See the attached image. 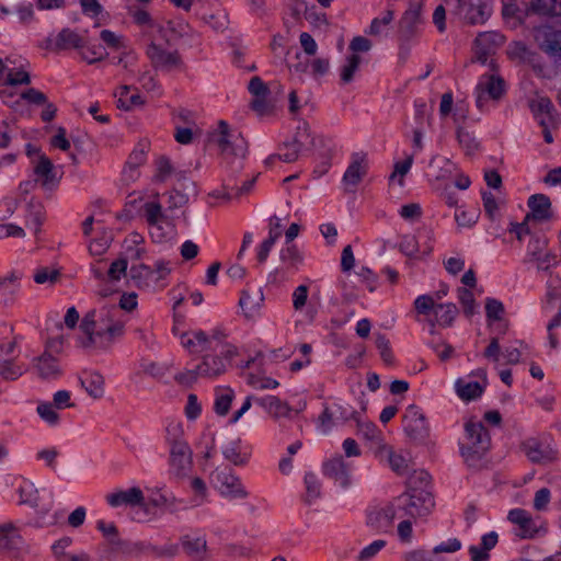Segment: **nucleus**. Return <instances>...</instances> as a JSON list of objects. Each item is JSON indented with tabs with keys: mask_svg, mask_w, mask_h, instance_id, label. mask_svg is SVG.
Listing matches in <instances>:
<instances>
[{
	"mask_svg": "<svg viewBox=\"0 0 561 561\" xmlns=\"http://www.w3.org/2000/svg\"><path fill=\"white\" fill-rule=\"evenodd\" d=\"M125 323L123 312L115 305L93 309L81 320L79 343L83 348L108 350L124 335Z\"/></svg>",
	"mask_w": 561,
	"mask_h": 561,
	"instance_id": "obj_1",
	"label": "nucleus"
},
{
	"mask_svg": "<svg viewBox=\"0 0 561 561\" xmlns=\"http://www.w3.org/2000/svg\"><path fill=\"white\" fill-rule=\"evenodd\" d=\"M237 355V347L232 344H222L218 354H206L194 368L175 375L174 379L183 386H192L199 378L214 379L227 371L231 360Z\"/></svg>",
	"mask_w": 561,
	"mask_h": 561,
	"instance_id": "obj_2",
	"label": "nucleus"
},
{
	"mask_svg": "<svg viewBox=\"0 0 561 561\" xmlns=\"http://www.w3.org/2000/svg\"><path fill=\"white\" fill-rule=\"evenodd\" d=\"M409 508L410 517L414 520L431 514L435 506L431 490V476L425 470H415L408 480V490L401 494L399 504Z\"/></svg>",
	"mask_w": 561,
	"mask_h": 561,
	"instance_id": "obj_3",
	"label": "nucleus"
},
{
	"mask_svg": "<svg viewBox=\"0 0 561 561\" xmlns=\"http://www.w3.org/2000/svg\"><path fill=\"white\" fill-rule=\"evenodd\" d=\"M463 442L459 444L460 455L468 467L479 469L491 447V437L482 422L468 420L463 426Z\"/></svg>",
	"mask_w": 561,
	"mask_h": 561,
	"instance_id": "obj_4",
	"label": "nucleus"
},
{
	"mask_svg": "<svg viewBox=\"0 0 561 561\" xmlns=\"http://www.w3.org/2000/svg\"><path fill=\"white\" fill-rule=\"evenodd\" d=\"M218 145L227 164L233 172L243 169V160L248 153V142L238 129H230L225 121L218 123Z\"/></svg>",
	"mask_w": 561,
	"mask_h": 561,
	"instance_id": "obj_5",
	"label": "nucleus"
},
{
	"mask_svg": "<svg viewBox=\"0 0 561 561\" xmlns=\"http://www.w3.org/2000/svg\"><path fill=\"white\" fill-rule=\"evenodd\" d=\"M210 482L218 493L229 500H244L249 492L231 468L218 467L210 474Z\"/></svg>",
	"mask_w": 561,
	"mask_h": 561,
	"instance_id": "obj_6",
	"label": "nucleus"
},
{
	"mask_svg": "<svg viewBox=\"0 0 561 561\" xmlns=\"http://www.w3.org/2000/svg\"><path fill=\"white\" fill-rule=\"evenodd\" d=\"M193 469V451L190 445L180 438L170 442L169 474L176 481L190 477Z\"/></svg>",
	"mask_w": 561,
	"mask_h": 561,
	"instance_id": "obj_7",
	"label": "nucleus"
},
{
	"mask_svg": "<svg viewBox=\"0 0 561 561\" xmlns=\"http://www.w3.org/2000/svg\"><path fill=\"white\" fill-rule=\"evenodd\" d=\"M18 493L20 503L35 508L42 517L47 515L54 506V493L47 489H36L30 480L22 479L18 486Z\"/></svg>",
	"mask_w": 561,
	"mask_h": 561,
	"instance_id": "obj_8",
	"label": "nucleus"
},
{
	"mask_svg": "<svg viewBox=\"0 0 561 561\" xmlns=\"http://www.w3.org/2000/svg\"><path fill=\"white\" fill-rule=\"evenodd\" d=\"M534 37L539 48L553 59L556 71L561 72V30L540 25L534 28Z\"/></svg>",
	"mask_w": 561,
	"mask_h": 561,
	"instance_id": "obj_9",
	"label": "nucleus"
},
{
	"mask_svg": "<svg viewBox=\"0 0 561 561\" xmlns=\"http://www.w3.org/2000/svg\"><path fill=\"white\" fill-rule=\"evenodd\" d=\"M144 216L150 226V236L154 242L161 243L171 238L173 228L167 220L160 203H146L144 205Z\"/></svg>",
	"mask_w": 561,
	"mask_h": 561,
	"instance_id": "obj_10",
	"label": "nucleus"
},
{
	"mask_svg": "<svg viewBox=\"0 0 561 561\" xmlns=\"http://www.w3.org/2000/svg\"><path fill=\"white\" fill-rule=\"evenodd\" d=\"M505 80L494 73H484L479 78L476 87V103L482 108L489 100L500 101L506 93Z\"/></svg>",
	"mask_w": 561,
	"mask_h": 561,
	"instance_id": "obj_11",
	"label": "nucleus"
},
{
	"mask_svg": "<svg viewBox=\"0 0 561 561\" xmlns=\"http://www.w3.org/2000/svg\"><path fill=\"white\" fill-rule=\"evenodd\" d=\"M147 56L150 59L153 68L161 71L180 70L183 67V61L176 50H167L163 47L151 43L147 47Z\"/></svg>",
	"mask_w": 561,
	"mask_h": 561,
	"instance_id": "obj_12",
	"label": "nucleus"
},
{
	"mask_svg": "<svg viewBox=\"0 0 561 561\" xmlns=\"http://www.w3.org/2000/svg\"><path fill=\"white\" fill-rule=\"evenodd\" d=\"M507 519L518 526L517 536L523 539H533L540 534H546L543 525H538L529 512L523 508H513L507 514Z\"/></svg>",
	"mask_w": 561,
	"mask_h": 561,
	"instance_id": "obj_13",
	"label": "nucleus"
},
{
	"mask_svg": "<svg viewBox=\"0 0 561 561\" xmlns=\"http://www.w3.org/2000/svg\"><path fill=\"white\" fill-rule=\"evenodd\" d=\"M368 161L364 152H354L351 156V162L344 172L342 182L346 192L353 193L363 178L367 174Z\"/></svg>",
	"mask_w": 561,
	"mask_h": 561,
	"instance_id": "obj_14",
	"label": "nucleus"
},
{
	"mask_svg": "<svg viewBox=\"0 0 561 561\" xmlns=\"http://www.w3.org/2000/svg\"><path fill=\"white\" fill-rule=\"evenodd\" d=\"M471 376L479 377L482 382L471 380L470 377L459 378L455 382V389L458 397L463 401H473L482 396L484 389L488 385L486 371L483 368L477 369L471 374Z\"/></svg>",
	"mask_w": 561,
	"mask_h": 561,
	"instance_id": "obj_15",
	"label": "nucleus"
},
{
	"mask_svg": "<svg viewBox=\"0 0 561 561\" xmlns=\"http://www.w3.org/2000/svg\"><path fill=\"white\" fill-rule=\"evenodd\" d=\"M522 449L534 463H547L557 458V451L547 438H528L523 443Z\"/></svg>",
	"mask_w": 561,
	"mask_h": 561,
	"instance_id": "obj_16",
	"label": "nucleus"
},
{
	"mask_svg": "<svg viewBox=\"0 0 561 561\" xmlns=\"http://www.w3.org/2000/svg\"><path fill=\"white\" fill-rule=\"evenodd\" d=\"M403 428L410 438L419 439L427 435V422L417 405L411 404L403 414Z\"/></svg>",
	"mask_w": 561,
	"mask_h": 561,
	"instance_id": "obj_17",
	"label": "nucleus"
},
{
	"mask_svg": "<svg viewBox=\"0 0 561 561\" xmlns=\"http://www.w3.org/2000/svg\"><path fill=\"white\" fill-rule=\"evenodd\" d=\"M106 503L113 507L117 508L121 506H138L142 505L145 501V496L140 488L134 486L127 490H118L112 493L106 494L105 496Z\"/></svg>",
	"mask_w": 561,
	"mask_h": 561,
	"instance_id": "obj_18",
	"label": "nucleus"
},
{
	"mask_svg": "<svg viewBox=\"0 0 561 561\" xmlns=\"http://www.w3.org/2000/svg\"><path fill=\"white\" fill-rule=\"evenodd\" d=\"M323 474L333 479L342 488H347L351 483V466L342 456L334 457L323 463Z\"/></svg>",
	"mask_w": 561,
	"mask_h": 561,
	"instance_id": "obj_19",
	"label": "nucleus"
},
{
	"mask_svg": "<svg viewBox=\"0 0 561 561\" xmlns=\"http://www.w3.org/2000/svg\"><path fill=\"white\" fill-rule=\"evenodd\" d=\"M529 213L526 220L548 221L553 217L551 201L545 194H534L527 201Z\"/></svg>",
	"mask_w": 561,
	"mask_h": 561,
	"instance_id": "obj_20",
	"label": "nucleus"
},
{
	"mask_svg": "<svg viewBox=\"0 0 561 561\" xmlns=\"http://www.w3.org/2000/svg\"><path fill=\"white\" fill-rule=\"evenodd\" d=\"M250 93L253 95L251 107L259 114H265L271 108V103L267 98L270 95V89L260 77H253L248 85Z\"/></svg>",
	"mask_w": 561,
	"mask_h": 561,
	"instance_id": "obj_21",
	"label": "nucleus"
},
{
	"mask_svg": "<svg viewBox=\"0 0 561 561\" xmlns=\"http://www.w3.org/2000/svg\"><path fill=\"white\" fill-rule=\"evenodd\" d=\"M222 455L232 465L242 467L249 462L251 448L240 438H236L222 447Z\"/></svg>",
	"mask_w": 561,
	"mask_h": 561,
	"instance_id": "obj_22",
	"label": "nucleus"
},
{
	"mask_svg": "<svg viewBox=\"0 0 561 561\" xmlns=\"http://www.w3.org/2000/svg\"><path fill=\"white\" fill-rule=\"evenodd\" d=\"M34 367L37 376L44 380H55L61 376L58 359L47 351L34 358Z\"/></svg>",
	"mask_w": 561,
	"mask_h": 561,
	"instance_id": "obj_23",
	"label": "nucleus"
},
{
	"mask_svg": "<svg viewBox=\"0 0 561 561\" xmlns=\"http://www.w3.org/2000/svg\"><path fill=\"white\" fill-rule=\"evenodd\" d=\"M393 513L388 505L374 508L367 514V525L380 534L389 533L393 525Z\"/></svg>",
	"mask_w": 561,
	"mask_h": 561,
	"instance_id": "obj_24",
	"label": "nucleus"
},
{
	"mask_svg": "<svg viewBox=\"0 0 561 561\" xmlns=\"http://www.w3.org/2000/svg\"><path fill=\"white\" fill-rule=\"evenodd\" d=\"M34 173L45 188H53L59 182L54 172V164L46 154L38 156V160L34 167Z\"/></svg>",
	"mask_w": 561,
	"mask_h": 561,
	"instance_id": "obj_25",
	"label": "nucleus"
},
{
	"mask_svg": "<svg viewBox=\"0 0 561 561\" xmlns=\"http://www.w3.org/2000/svg\"><path fill=\"white\" fill-rule=\"evenodd\" d=\"M180 341L184 348L190 353H201L209 350V339L207 333L202 330H194L190 332H182Z\"/></svg>",
	"mask_w": 561,
	"mask_h": 561,
	"instance_id": "obj_26",
	"label": "nucleus"
},
{
	"mask_svg": "<svg viewBox=\"0 0 561 561\" xmlns=\"http://www.w3.org/2000/svg\"><path fill=\"white\" fill-rule=\"evenodd\" d=\"M55 37L59 53L70 49H82L85 45V38L70 27L61 28Z\"/></svg>",
	"mask_w": 561,
	"mask_h": 561,
	"instance_id": "obj_27",
	"label": "nucleus"
},
{
	"mask_svg": "<svg viewBox=\"0 0 561 561\" xmlns=\"http://www.w3.org/2000/svg\"><path fill=\"white\" fill-rule=\"evenodd\" d=\"M129 275L140 289H151L158 286L156 272L149 265H131Z\"/></svg>",
	"mask_w": 561,
	"mask_h": 561,
	"instance_id": "obj_28",
	"label": "nucleus"
},
{
	"mask_svg": "<svg viewBox=\"0 0 561 561\" xmlns=\"http://www.w3.org/2000/svg\"><path fill=\"white\" fill-rule=\"evenodd\" d=\"M20 280L21 274L18 272H11L9 275L0 277V299L5 306L14 302L20 291Z\"/></svg>",
	"mask_w": 561,
	"mask_h": 561,
	"instance_id": "obj_29",
	"label": "nucleus"
},
{
	"mask_svg": "<svg viewBox=\"0 0 561 561\" xmlns=\"http://www.w3.org/2000/svg\"><path fill=\"white\" fill-rule=\"evenodd\" d=\"M255 403L276 419L288 417L291 412V408L276 396H264L256 398Z\"/></svg>",
	"mask_w": 561,
	"mask_h": 561,
	"instance_id": "obj_30",
	"label": "nucleus"
},
{
	"mask_svg": "<svg viewBox=\"0 0 561 561\" xmlns=\"http://www.w3.org/2000/svg\"><path fill=\"white\" fill-rule=\"evenodd\" d=\"M80 383L89 396L100 399L104 394V378L96 371H83Z\"/></svg>",
	"mask_w": 561,
	"mask_h": 561,
	"instance_id": "obj_31",
	"label": "nucleus"
},
{
	"mask_svg": "<svg viewBox=\"0 0 561 561\" xmlns=\"http://www.w3.org/2000/svg\"><path fill=\"white\" fill-rule=\"evenodd\" d=\"M22 545V536L12 523L0 526V550L18 549Z\"/></svg>",
	"mask_w": 561,
	"mask_h": 561,
	"instance_id": "obj_32",
	"label": "nucleus"
},
{
	"mask_svg": "<svg viewBox=\"0 0 561 561\" xmlns=\"http://www.w3.org/2000/svg\"><path fill=\"white\" fill-rule=\"evenodd\" d=\"M528 11L547 18H559L561 16V1L530 0Z\"/></svg>",
	"mask_w": 561,
	"mask_h": 561,
	"instance_id": "obj_33",
	"label": "nucleus"
},
{
	"mask_svg": "<svg viewBox=\"0 0 561 561\" xmlns=\"http://www.w3.org/2000/svg\"><path fill=\"white\" fill-rule=\"evenodd\" d=\"M185 553L194 560H203L206 556V540L204 537L186 535L182 538Z\"/></svg>",
	"mask_w": 561,
	"mask_h": 561,
	"instance_id": "obj_34",
	"label": "nucleus"
},
{
	"mask_svg": "<svg viewBox=\"0 0 561 561\" xmlns=\"http://www.w3.org/2000/svg\"><path fill=\"white\" fill-rule=\"evenodd\" d=\"M279 259L289 272L298 271L304 262V255L296 244H285L279 252Z\"/></svg>",
	"mask_w": 561,
	"mask_h": 561,
	"instance_id": "obj_35",
	"label": "nucleus"
},
{
	"mask_svg": "<svg viewBox=\"0 0 561 561\" xmlns=\"http://www.w3.org/2000/svg\"><path fill=\"white\" fill-rule=\"evenodd\" d=\"M234 399V391L230 387H216L214 411L217 415L228 414L231 403Z\"/></svg>",
	"mask_w": 561,
	"mask_h": 561,
	"instance_id": "obj_36",
	"label": "nucleus"
},
{
	"mask_svg": "<svg viewBox=\"0 0 561 561\" xmlns=\"http://www.w3.org/2000/svg\"><path fill=\"white\" fill-rule=\"evenodd\" d=\"M290 142L291 147H294L299 154L313 146V138L311 137L310 127L306 122L298 124Z\"/></svg>",
	"mask_w": 561,
	"mask_h": 561,
	"instance_id": "obj_37",
	"label": "nucleus"
},
{
	"mask_svg": "<svg viewBox=\"0 0 561 561\" xmlns=\"http://www.w3.org/2000/svg\"><path fill=\"white\" fill-rule=\"evenodd\" d=\"M358 434L377 448H386L380 430L373 422H358Z\"/></svg>",
	"mask_w": 561,
	"mask_h": 561,
	"instance_id": "obj_38",
	"label": "nucleus"
},
{
	"mask_svg": "<svg viewBox=\"0 0 561 561\" xmlns=\"http://www.w3.org/2000/svg\"><path fill=\"white\" fill-rule=\"evenodd\" d=\"M458 314V308L455 304H437L435 307V321L443 327H449Z\"/></svg>",
	"mask_w": 561,
	"mask_h": 561,
	"instance_id": "obj_39",
	"label": "nucleus"
},
{
	"mask_svg": "<svg viewBox=\"0 0 561 561\" xmlns=\"http://www.w3.org/2000/svg\"><path fill=\"white\" fill-rule=\"evenodd\" d=\"M503 43V37L495 32L480 33L474 39V47L489 50L494 54L495 49Z\"/></svg>",
	"mask_w": 561,
	"mask_h": 561,
	"instance_id": "obj_40",
	"label": "nucleus"
},
{
	"mask_svg": "<svg viewBox=\"0 0 561 561\" xmlns=\"http://www.w3.org/2000/svg\"><path fill=\"white\" fill-rule=\"evenodd\" d=\"M25 373L22 365L15 363L12 358H0V376L4 380H16Z\"/></svg>",
	"mask_w": 561,
	"mask_h": 561,
	"instance_id": "obj_41",
	"label": "nucleus"
},
{
	"mask_svg": "<svg viewBox=\"0 0 561 561\" xmlns=\"http://www.w3.org/2000/svg\"><path fill=\"white\" fill-rule=\"evenodd\" d=\"M305 488H306V494H305V502L307 504H312L321 495V483L317 476L313 472H306L305 478Z\"/></svg>",
	"mask_w": 561,
	"mask_h": 561,
	"instance_id": "obj_42",
	"label": "nucleus"
},
{
	"mask_svg": "<svg viewBox=\"0 0 561 561\" xmlns=\"http://www.w3.org/2000/svg\"><path fill=\"white\" fill-rule=\"evenodd\" d=\"M263 300L262 294H256L255 296L250 295L249 291L243 290L239 300V305L243 311V313L251 318L253 317L260 309V302Z\"/></svg>",
	"mask_w": 561,
	"mask_h": 561,
	"instance_id": "obj_43",
	"label": "nucleus"
},
{
	"mask_svg": "<svg viewBox=\"0 0 561 561\" xmlns=\"http://www.w3.org/2000/svg\"><path fill=\"white\" fill-rule=\"evenodd\" d=\"M529 108L535 118L546 115L551 118V113L554 112V106L551 100L547 96H537L529 101Z\"/></svg>",
	"mask_w": 561,
	"mask_h": 561,
	"instance_id": "obj_44",
	"label": "nucleus"
},
{
	"mask_svg": "<svg viewBox=\"0 0 561 561\" xmlns=\"http://www.w3.org/2000/svg\"><path fill=\"white\" fill-rule=\"evenodd\" d=\"M491 15V8L488 3L481 2L477 5H471L467 13V19L470 24H483Z\"/></svg>",
	"mask_w": 561,
	"mask_h": 561,
	"instance_id": "obj_45",
	"label": "nucleus"
},
{
	"mask_svg": "<svg viewBox=\"0 0 561 561\" xmlns=\"http://www.w3.org/2000/svg\"><path fill=\"white\" fill-rule=\"evenodd\" d=\"M150 144L147 140L139 141L134 150L130 152L126 163L131 167L140 168L147 161V153L149 151Z\"/></svg>",
	"mask_w": 561,
	"mask_h": 561,
	"instance_id": "obj_46",
	"label": "nucleus"
},
{
	"mask_svg": "<svg viewBox=\"0 0 561 561\" xmlns=\"http://www.w3.org/2000/svg\"><path fill=\"white\" fill-rule=\"evenodd\" d=\"M36 412L39 417L50 426H55L59 422V415L55 411V407L51 402H39Z\"/></svg>",
	"mask_w": 561,
	"mask_h": 561,
	"instance_id": "obj_47",
	"label": "nucleus"
},
{
	"mask_svg": "<svg viewBox=\"0 0 561 561\" xmlns=\"http://www.w3.org/2000/svg\"><path fill=\"white\" fill-rule=\"evenodd\" d=\"M375 343L382 362L388 366H392L394 364V356L389 340L383 334H377Z\"/></svg>",
	"mask_w": 561,
	"mask_h": 561,
	"instance_id": "obj_48",
	"label": "nucleus"
},
{
	"mask_svg": "<svg viewBox=\"0 0 561 561\" xmlns=\"http://www.w3.org/2000/svg\"><path fill=\"white\" fill-rule=\"evenodd\" d=\"M359 64L360 57L356 54H352L346 58V62L341 69V80L343 83H350L353 80Z\"/></svg>",
	"mask_w": 561,
	"mask_h": 561,
	"instance_id": "obj_49",
	"label": "nucleus"
},
{
	"mask_svg": "<svg viewBox=\"0 0 561 561\" xmlns=\"http://www.w3.org/2000/svg\"><path fill=\"white\" fill-rule=\"evenodd\" d=\"M190 484L194 493L192 499L194 505L198 506L205 503L208 495V490L205 481L199 477H195L191 480Z\"/></svg>",
	"mask_w": 561,
	"mask_h": 561,
	"instance_id": "obj_50",
	"label": "nucleus"
},
{
	"mask_svg": "<svg viewBox=\"0 0 561 561\" xmlns=\"http://www.w3.org/2000/svg\"><path fill=\"white\" fill-rule=\"evenodd\" d=\"M414 156L409 154L403 161H399L394 164V170L390 174L389 180L394 181L397 178L400 186L404 185V175H407L413 164Z\"/></svg>",
	"mask_w": 561,
	"mask_h": 561,
	"instance_id": "obj_51",
	"label": "nucleus"
},
{
	"mask_svg": "<svg viewBox=\"0 0 561 561\" xmlns=\"http://www.w3.org/2000/svg\"><path fill=\"white\" fill-rule=\"evenodd\" d=\"M458 299L467 317H471L476 313V300L470 289L466 287L458 288Z\"/></svg>",
	"mask_w": 561,
	"mask_h": 561,
	"instance_id": "obj_52",
	"label": "nucleus"
},
{
	"mask_svg": "<svg viewBox=\"0 0 561 561\" xmlns=\"http://www.w3.org/2000/svg\"><path fill=\"white\" fill-rule=\"evenodd\" d=\"M128 262L124 257L113 261L107 270L106 278L110 282H118L127 273Z\"/></svg>",
	"mask_w": 561,
	"mask_h": 561,
	"instance_id": "obj_53",
	"label": "nucleus"
},
{
	"mask_svg": "<svg viewBox=\"0 0 561 561\" xmlns=\"http://www.w3.org/2000/svg\"><path fill=\"white\" fill-rule=\"evenodd\" d=\"M388 450V462L392 471H394L397 474H405L408 472V460L405 457H403L400 454L394 453L390 448L386 446Z\"/></svg>",
	"mask_w": 561,
	"mask_h": 561,
	"instance_id": "obj_54",
	"label": "nucleus"
},
{
	"mask_svg": "<svg viewBox=\"0 0 561 561\" xmlns=\"http://www.w3.org/2000/svg\"><path fill=\"white\" fill-rule=\"evenodd\" d=\"M457 139L461 148H463L467 153L474 152L479 147V142L476 137L463 128L457 129Z\"/></svg>",
	"mask_w": 561,
	"mask_h": 561,
	"instance_id": "obj_55",
	"label": "nucleus"
},
{
	"mask_svg": "<svg viewBox=\"0 0 561 561\" xmlns=\"http://www.w3.org/2000/svg\"><path fill=\"white\" fill-rule=\"evenodd\" d=\"M403 561H444V558L435 556L433 550L426 551L423 549H415L405 552L402 556Z\"/></svg>",
	"mask_w": 561,
	"mask_h": 561,
	"instance_id": "obj_56",
	"label": "nucleus"
},
{
	"mask_svg": "<svg viewBox=\"0 0 561 561\" xmlns=\"http://www.w3.org/2000/svg\"><path fill=\"white\" fill-rule=\"evenodd\" d=\"M31 83V76L27 71L22 69L18 71H13L12 69H8L7 79L4 84L15 87Z\"/></svg>",
	"mask_w": 561,
	"mask_h": 561,
	"instance_id": "obj_57",
	"label": "nucleus"
},
{
	"mask_svg": "<svg viewBox=\"0 0 561 561\" xmlns=\"http://www.w3.org/2000/svg\"><path fill=\"white\" fill-rule=\"evenodd\" d=\"M393 20V11L387 10L382 13V16L375 18L371 21L370 27H369V34L370 35H379L382 33L383 27L388 26L391 21Z\"/></svg>",
	"mask_w": 561,
	"mask_h": 561,
	"instance_id": "obj_58",
	"label": "nucleus"
},
{
	"mask_svg": "<svg viewBox=\"0 0 561 561\" xmlns=\"http://www.w3.org/2000/svg\"><path fill=\"white\" fill-rule=\"evenodd\" d=\"M386 540L378 539L373 541L370 545L363 548L357 556L358 561H369L371 560L381 549L386 547Z\"/></svg>",
	"mask_w": 561,
	"mask_h": 561,
	"instance_id": "obj_59",
	"label": "nucleus"
},
{
	"mask_svg": "<svg viewBox=\"0 0 561 561\" xmlns=\"http://www.w3.org/2000/svg\"><path fill=\"white\" fill-rule=\"evenodd\" d=\"M156 174L154 179L158 182H164L172 173V165L169 158L161 156L156 161Z\"/></svg>",
	"mask_w": 561,
	"mask_h": 561,
	"instance_id": "obj_60",
	"label": "nucleus"
},
{
	"mask_svg": "<svg viewBox=\"0 0 561 561\" xmlns=\"http://www.w3.org/2000/svg\"><path fill=\"white\" fill-rule=\"evenodd\" d=\"M248 383L259 390L275 389L279 386V382L271 377H260L255 375L248 377Z\"/></svg>",
	"mask_w": 561,
	"mask_h": 561,
	"instance_id": "obj_61",
	"label": "nucleus"
},
{
	"mask_svg": "<svg viewBox=\"0 0 561 561\" xmlns=\"http://www.w3.org/2000/svg\"><path fill=\"white\" fill-rule=\"evenodd\" d=\"M435 299L430 295H421L414 300V308L420 314H428L435 312Z\"/></svg>",
	"mask_w": 561,
	"mask_h": 561,
	"instance_id": "obj_62",
	"label": "nucleus"
},
{
	"mask_svg": "<svg viewBox=\"0 0 561 561\" xmlns=\"http://www.w3.org/2000/svg\"><path fill=\"white\" fill-rule=\"evenodd\" d=\"M551 500V492L548 488H541L535 493L533 506L538 512H545L548 510V505Z\"/></svg>",
	"mask_w": 561,
	"mask_h": 561,
	"instance_id": "obj_63",
	"label": "nucleus"
},
{
	"mask_svg": "<svg viewBox=\"0 0 561 561\" xmlns=\"http://www.w3.org/2000/svg\"><path fill=\"white\" fill-rule=\"evenodd\" d=\"M504 312L503 304L494 298H488L485 302L486 318L490 320H500Z\"/></svg>",
	"mask_w": 561,
	"mask_h": 561,
	"instance_id": "obj_64",
	"label": "nucleus"
}]
</instances>
